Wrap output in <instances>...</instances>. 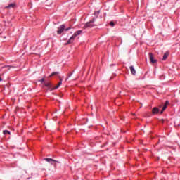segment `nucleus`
Returning <instances> with one entry per match:
<instances>
[{"label":"nucleus","instance_id":"412c9836","mask_svg":"<svg viewBox=\"0 0 180 180\" xmlns=\"http://www.w3.org/2000/svg\"><path fill=\"white\" fill-rule=\"evenodd\" d=\"M59 79H60V82H63V79L61 78V77L59 76Z\"/></svg>","mask_w":180,"mask_h":180},{"label":"nucleus","instance_id":"423d86ee","mask_svg":"<svg viewBox=\"0 0 180 180\" xmlns=\"http://www.w3.org/2000/svg\"><path fill=\"white\" fill-rule=\"evenodd\" d=\"M160 113V109L157 107H154L152 109V115H158Z\"/></svg>","mask_w":180,"mask_h":180},{"label":"nucleus","instance_id":"b1692460","mask_svg":"<svg viewBox=\"0 0 180 180\" xmlns=\"http://www.w3.org/2000/svg\"><path fill=\"white\" fill-rule=\"evenodd\" d=\"M132 115H133L134 116H136V113H132Z\"/></svg>","mask_w":180,"mask_h":180},{"label":"nucleus","instance_id":"ddd939ff","mask_svg":"<svg viewBox=\"0 0 180 180\" xmlns=\"http://www.w3.org/2000/svg\"><path fill=\"white\" fill-rule=\"evenodd\" d=\"M44 85L46 88H50V86H51V84H50V82L45 83Z\"/></svg>","mask_w":180,"mask_h":180},{"label":"nucleus","instance_id":"2eb2a0df","mask_svg":"<svg viewBox=\"0 0 180 180\" xmlns=\"http://www.w3.org/2000/svg\"><path fill=\"white\" fill-rule=\"evenodd\" d=\"M4 134H11V132L8 130L3 131Z\"/></svg>","mask_w":180,"mask_h":180},{"label":"nucleus","instance_id":"4468645a","mask_svg":"<svg viewBox=\"0 0 180 180\" xmlns=\"http://www.w3.org/2000/svg\"><path fill=\"white\" fill-rule=\"evenodd\" d=\"M6 67H8V68H16V67L12 65H6L4 67H2L1 68H6Z\"/></svg>","mask_w":180,"mask_h":180},{"label":"nucleus","instance_id":"393cba45","mask_svg":"<svg viewBox=\"0 0 180 180\" xmlns=\"http://www.w3.org/2000/svg\"><path fill=\"white\" fill-rule=\"evenodd\" d=\"M1 81H2V78H1V77H0V82H1Z\"/></svg>","mask_w":180,"mask_h":180},{"label":"nucleus","instance_id":"f03ea898","mask_svg":"<svg viewBox=\"0 0 180 180\" xmlns=\"http://www.w3.org/2000/svg\"><path fill=\"white\" fill-rule=\"evenodd\" d=\"M149 60L152 64H155L158 61L156 59H154V55L152 53H149Z\"/></svg>","mask_w":180,"mask_h":180},{"label":"nucleus","instance_id":"5701e85b","mask_svg":"<svg viewBox=\"0 0 180 180\" xmlns=\"http://www.w3.org/2000/svg\"><path fill=\"white\" fill-rule=\"evenodd\" d=\"M71 75H72V73H69L68 74V78H70L71 77Z\"/></svg>","mask_w":180,"mask_h":180},{"label":"nucleus","instance_id":"9b49d317","mask_svg":"<svg viewBox=\"0 0 180 180\" xmlns=\"http://www.w3.org/2000/svg\"><path fill=\"white\" fill-rule=\"evenodd\" d=\"M168 105H163V108H162V110L160 112V115H162L163 113H164V110H165V109H167V107Z\"/></svg>","mask_w":180,"mask_h":180},{"label":"nucleus","instance_id":"0eeeda50","mask_svg":"<svg viewBox=\"0 0 180 180\" xmlns=\"http://www.w3.org/2000/svg\"><path fill=\"white\" fill-rule=\"evenodd\" d=\"M62 84H63V82H59L58 83V85L56 86L53 87V88H51V89H50V91H54V89H57L58 88H60V86L62 85Z\"/></svg>","mask_w":180,"mask_h":180},{"label":"nucleus","instance_id":"a878e982","mask_svg":"<svg viewBox=\"0 0 180 180\" xmlns=\"http://www.w3.org/2000/svg\"><path fill=\"white\" fill-rule=\"evenodd\" d=\"M162 120V123H164V120Z\"/></svg>","mask_w":180,"mask_h":180},{"label":"nucleus","instance_id":"cd10ccee","mask_svg":"<svg viewBox=\"0 0 180 180\" xmlns=\"http://www.w3.org/2000/svg\"><path fill=\"white\" fill-rule=\"evenodd\" d=\"M121 120H123V118L121 117Z\"/></svg>","mask_w":180,"mask_h":180},{"label":"nucleus","instance_id":"bb28decb","mask_svg":"<svg viewBox=\"0 0 180 180\" xmlns=\"http://www.w3.org/2000/svg\"><path fill=\"white\" fill-rule=\"evenodd\" d=\"M67 79H68V77L65 79L66 81H67Z\"/></svg>","mask_w":180,"mask_h":180},{"label":"nucleus","instance_id":"7ed1b4c3","mask_svg":"<svg viewBox=\"0 0 180 180\" xmlns=\"http://www.w3.org/2000/svg\"><path fill=\"white\" fill-rule=\"evenodd\" d=\"M64 30H65V25H60L58 28V31H57L58 34H61V33H63Z\"/></svg>","mask_w":180,"mask_h":180},{"label":"nucleus","instance_id":"f3484780","mask_svg":"<svg viewBox=\"0 0 180 180\" xmlns=\"http://www.w3.org/2000/svg\"><path fill=\"white\" fill-rule=\"evenodd\" d=\"M110 26H112L113 27V26H115V22L113 21H111L110 22Z\"/></svg>","mask_w":180,"mask_h":180},{"label":"nucleus","instance_id":"20e7f679","mask_svg":"<svg viewBox=\"0 0 180 180\" xmlns=\"http://www.w3.org/2000/svg\"><path fill=\"white\" fill-rule=\"evenodd\" d=\"M94 26H96V25L92 24L91 21L86 22L84 26L83 27L84 29H87V27H94Z\"/></svg>","mask_w":180,"mask_h":180},{"label":"nucleus","instance_id":"6ab92c4d","mask_svg":"<svg viewBox=\"0 0 180 180\" xmlns=\"http://www.w3.org/2000/svg\"><path fill=\"white\" fill-rule=\"evenodd\" d=\"M70 29H71V27H69L65 29V32H68V30H70Z\"/></svg>","mask_w":180,"mask_h":180},{"label":"nucleus","instance_id":"39448f33","mask_svg":"<svg viewBox=\"0 0 180 180\" xmlns=\"http://www.w3.org/2000/svg\"><path fill=\"white\" fill-rule=\"evenodd\" d=\"M11 8L15 9V8H16V3H11L8 4L7 6L5 7V9H11Z\"/></svg>","mask_w":180,"mask_h":180},{"label":"nucleus","instance_id":"4be33fe9","mask_svg":"<svg viewBox=\"0 0 180 180\" xmlns=\"http://www.w3.org/2000/svg\"><path fill=\"white\" fill-rule=\"evenodd\" d=\"M40 82H41V83L44 82V78H42V79L40 80Z\"/></svg>","mask_w":180,"mask_h":180},{"label":"nucleus","instance_id":"9d476101","mask_svg":"<svg viewBox=\"0 0 180 180\" xmlns=\"http://www.w3.org/2000/svg\"><path fill=\"white\" fill-rule=\"evenodd\" d=\"M168 56H169V53L168 52L165 53L162 58L163 61H165V60L168 58Z\"/></svg>","mask_w":180,"mask_h":180},{"label":"nucleus","instance_id":"6e6552de","mask_svg":"<svg viewBox=\"0 0 180 180\" xmlns=\"http://www.w3.org/2000/svg\"><path fill=\"white\" fill-rule=\"evenodd\" d=\"M45 161H47V162H58V161L57 160H54V159L50 158H44Z\"/></svg>","mask_w":180,"mask_h":180},{"label":"nucleus","instance_id":"aec40b11","mask_svg":"<svg viewBox=\"0 0 180 180\" xmlns=\"http://www.w3.org/2000/svg\"><path fill=\"white\" fill-rule=\"evenodd\" d=\"M95 22V18H93L91 20H90V23H94Z\"/></svg>","mask_w":180,"mask_h":180},{"label":"nucleus","instance_id":"dca6fc26","mask_svg":"<svg viewBox=\"0 0 180 180\" xmlns=\"http://www.w3.org/2000/svg\"><path fill=\"white\" fill-rule=\"evenodd\" d=\"M165 105H166V106H168L169 105V101L167 100L165 103Z\"/></svg>","mask_w":180,"mask_h":180},{"label":"nucleus","instance_id":"f8f14e48","mask_svg":"<svg viewBox=\"0 0 180 180\" xmlns=\"http://www.w3.org/2000/svg\"><path fill=\"white\" fill-rule=\"evenodd\" d=\"M58 74H60V72H52L50 75L49 77H54V75H58Z\"/></svg>","mask_w":180,"mask_h":180},{"label":"nucleus","instance_id":"1a4fd4ad","mask_svg":"<svg viewBox=\"0 0 180 180\" xmlns=\"http://www.w3.org/2000/svg\"><path fill=\"white\" fill-rule=\"evenodd\" d=\"M129 68L132 75H136V69H134V67L130 66Z\"/></svg>","mask_w":180,"mask_h":180},{"label":"nucleus","instance_id":"a211bd4d","mask_svg":"<svg viewBox=\"0 0 180 180\" xmlns=\"http://www.w3.org/2000/svg\"><path fill=\"white\" fill-rule=\"evenodd\" d=\"M100 12H101V11H97V12H95V13H94V15H99Z\"/></svg>","mask_w":180,"mask_h":180},{"label":"nucleus","instance_id":"f257e3e1","mask_svg":"<svg viewBox=\"0 0 180 180\" xmlns=\"http://www.w3.org/2000/svg\"><path fill=\"white\" fill-rule=\"evenodd\" d=\"M81 33H82V30H78L75 32L65 44H72V43H74V40H75V37H77V36H79Z\"/></svg>","mask_w":180,"mask_h":180}]
</instances>
